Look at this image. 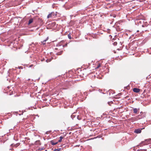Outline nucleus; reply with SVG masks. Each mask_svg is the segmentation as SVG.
<instances>
[{"mask_svg":"<svg viewBox=\"0 0 151 151\" xmlns=\"http://www.w3.org/2000/svg\"><path fill=\"white\" fill-rule=\"evenodd\" d=\"M151 143V139H146L145 141L142 142L139 145L140 146H142L143 145H145L149 144Z\"/></svg>","mask_w":151,"mask_h":151,"instance_id":"obj_2","label":"nucleus"},{"mask_svg":"<svg viewBox=\"0 0 151 151\" xmlns=\"http://www.w3.org/2000/svg\"><path fill=\"white\" fill-rule=\"evenodd\" d=\"M19 145V144L18 143H17L16 144H12L11 145V147H17Z\"/></svg>","mask_w":151,"mask_h":151,"instance_id":"obj_8","label":"nucleus"},{"mask_svg":"<svg viewBox=\"0 0 151 151\" xmlns=\"http://www.w3.org/2000/svg\"><path fill=\"white\" fill-rule=\"evenodd\" d=\"M61 149V148H59L58 149H55L53 151H60Z\"/></svg>","mask_w":151,"mask_h":151,"instance_id":"obj_14","label":"nucleus"},{"mask_svg":"<svg viewBox=\"0 0 151 151\" xmlns=\"http://www.w3.org/2000/svg\"><path fill=\"white\" fill-rule=\"evenodd\" d=\"M137 32H139V31H137Z\"/></svg>","mask_w":151,"mask_h":151,"instance_id":"obj_25","label":"nucleus"},{"mask_svg":"<svg viewBox=\"0 0 151 151\" xmlns=\"http://www.w3.org/2000/svg\"><path fill=\"white\" fill-rule=\"evenodd\" d=\"M77 119L78 120H81V116L79 115L77 116Z\"/></svg>","mask_w":151,"mask_h":151,"instance_id":"obj_16","label":"nucleus"},{"mask_svg":"<svg viewBox=\"0 0 151 151\" xmlns=\"http://www.w3.org/2000/svg\"><path fill=\"white\" fill-rule=\"evenodd\" d=\"M139 110V109L136 108H134L133 109V113L134 114H137V112Z\"/></svg>","mask_w":151,"mask_h":151,"instance_id":"obj_7","label":"nucleus"},{"mask_svg":"<svg viewBox=\"0 0 151 151\" xmlns=\"http://www.w3.org/2000/svg\"><path fill=\"white\" fill-rule=\"evenodd\" d=\"M33 21V19L32 18L30 19H29V21L28 24H31V23H32V22Z\"/></svg>","mask_w":151,"mask_h":151,"instance_id":"obj_10","label":"nucleus"},{"mask_svg":"<svg viewBox=\"0 0 151 151\" xmlns=\"http://www.w3.org/2000/svg\"><path fill=\"white\" fill-rule=\"evenodd\" d=\"M57 12H51L50 14H49L47 16V18L49 19L50 18L55 17L57 15Z\"/></svg>","mask_w":151,"mask_h":151,"instance_id":"obj_4","label":"nucleus"},{"mask_svg":"<svg viewBox=\"0 0 151 151\" xmlns=\"http://www.w3.org/2000/svg\"><path fill=\"white\" fill-rule=\"evenodd\" d=\"M63 138V137H62V136H60V139L58 140V142H61L62 140V139Z\"/></svg>","mask_w":151,"mask_h":151,"instance_id":"obj_12","label":"nucleus"},{"mask_svg":"<svg viewBox=\"0 0 151 151\" xmlns=\"http://www.w3.org/2000/svg\"><path fill=\"white\" fill-rule=\"evenodd\" d=\"M146 116V113L145 112H141L140 113V114L136 116L135 117H132L131 120L132 121H137L139 119L144 118Z\"/></svg>","mask_w":151,"mask_h":151,"instance_id":"obj_1","label":"nucleus"},{"mask_svg":"<svg viewBox=\"0 0 151 151\" xmlns=\"http://www.w3.org/2000/svg\"><path fill=\"white\" fill-rule=\"evenodd\" d=\"M68 38L69 39H71V36H70V33L68 34Z\"/></svg>","mask_w":151,"mask_h":151,"instance_id":"obj_18","label":"nucleus"},{"mask_svg":"<svg viewBox=\"0 0 151 151\" xmlns=\"http://www.w3.org/2000/svg\"><path fill=\"white\" fill-rule=\"evenodd\" d=\"M144 128H143L142 129H135L134 131V132L137 134L140 133L141 132L142 130L144 129Z\"/></svg>","mask_w":151,"mask_h":151,"instance_id":"obj_5","label":"nucleus"},{"mask_svg":"<svg viewBox=\"0 0 151 151\" xmlns=\"http://www.w3.org/2000/svg\"><path fill=\"white\" fill-rule=\"evenodd\" d=\"M22 67H21V66H20V67H19V69H22Z\"/></svg>","mask_w":151,"mask_h":151,"instance_id":"obj_21","label":"nucleus"},{"mask_svg":"<svg viewBox=\"0 0 151 151\" xmlns=\"http://www.w3.org/2000/svg\"><path fill=\"white\" fill-rule=\"evenodd\" d=\"M63 49L62 42H60L58 44L56 45V47L55 48V50H60Z\"/></svg>","mask_w":151,"mask_h":151,"instance_id":"obj_3","label":"nucleus"},{"mask_svg":"<svg viewBox=\"0 0 151 151\" xmlns=\"http://www.w3.org/2000/svg\"><path fill=\"white\" fill-rule=\"evenodd\" d=\"M100 65H98V66H97V68H99V67H100Z\"/></svg>","mask_w":151,"mask_h":151,"instance_id":"obj_22","label":"nucleus"},{"mask_svg":"<svg viewBox=\"0 0 151 151\" xmlns=\"http://www.w3.org/2000/svg\"><path fill=\"white\" fill-rule=\"evenodd\" d=\"M63 52V51H62V50L60 51V52H57L56 53V54L57 55H61V54Z\"/></svg>","mask_w":151,"mask_h":151,"instance_id":"obj_11","label":"nucleus"},{"mask_svg":"<svg viewBox=\"0 0 151 151\" xmlns=\"http://www.w3.org/2000/svg\"><path fill=\"white\" fill-rule=\"evenodd\" d=\"M33 65H31L30 66V67H32V66Z\"/></svg>","mask_w":151,"mask_h":151,"instance_id":"obj_23","label":"nucleus"},{"mask_svg":"<svg viewBox=\"0 0 151 151\" xmlns=\"http://www.w3.org/2000/svg\"><path fill=\"white\" fill-rule=\"evenodd\" d=\"M67 44L68 43H66L65 45H62V46H63V48L64 47H66L67 46Z\"/></svg>","mask_w":151,"mask_h":151,"instance_id":"obj_19","label":"nucleus"},{"mask_svg":"<svg viewBox=\"0 0 151 151\" xmlns=\"http://www.w3.org/2000/svg\"><path fill=\"white\" fill-rule=\"evenodd\" d=\"M50 143L52 145H55L57 144L58 143V142H54L52 140L50 141Z\"/></svg>","mask_w":151,"mask_h":151,"instance_id":"obj_9","label":"nucleus"},{"mask_svg":"<svg viewBox=\"0 0 151 151\" xmlns=\"http://www.w3.org/2000/svg\"><path fill=\"white\" fill-rule=\"evenodd\" d=\"M51 60V58H50V59H47V60H46V61L47 63H48L49 62H50Z\"/></svg>","mask_w":151,"mask_h":151,"instance_id":"obj_17","label":"nucleus"},{"mask_svg":"<svg viewBox=\"0 0 151 151\" xmlns=\"http://www.w3.org/2000/svg\"><path fill=\"white\" fill-rule=\"evenodd\" d=\"M113 45H114V46H116V45L117 44V43L116 42H114L113 43Z\"/></svg>","mask_w":151,"mask_h":151,"instance_id":"obj_20","label":"nucleus"},{"mask_svg":"<svg viewBox=\"0 0 151 151\" xmlns=\"http://www.w3.org/2000/svg\"><path fill=\"white\" fill-rule=\"evenodd\" d=\"M133 91L136 93H138L140 91V89L137 88H134L133 89Z\"/></svg>","mask_w":151,"mask_h":151,"instance_id":"obj_6","label":"nucleus"},{"mask_svg":"<svg viewBox=\"0 0 151 151\" xmlns=\"http://www.w3.org/2000/svg\"><path fill=\"white\" fill-rule=\"evenodd\" d=\"M48 38L47 37L46 40H44L43 42H41L43 43V45H45V42L48 40Z\"/></svg>","mask_w":151,"mask_h":151,"instance_id":"obj_13","label":"nucleus"},{"mask_svg":"<svg viewBox=\"0 0 151 151\" xmlns=\"http://www.w3.org/2000/svg\"><path fill=\"white\" fill-rule=\"evenodd\" d=\"M109 102H108V103L109 104Z\"/></svg>","mask_w":151,"mask_h":151,"instance_id":"obj_24","label":"nucleus"},{"mask_svg":"<svg viewBox=\"0 0 151 151\" xmlns=\"http://www.w3.org/2000/svg\"><path fill=\"white\" fill-rule=\"evenodd\" d=\"M74 114H72L71 115V117L72 119H73V118H74L76 117V115H74Z\"/></svg>","mask_w":151,"mask_h":151,"instance_id":"obj_15","label":"nucleus"}]
</instances>
